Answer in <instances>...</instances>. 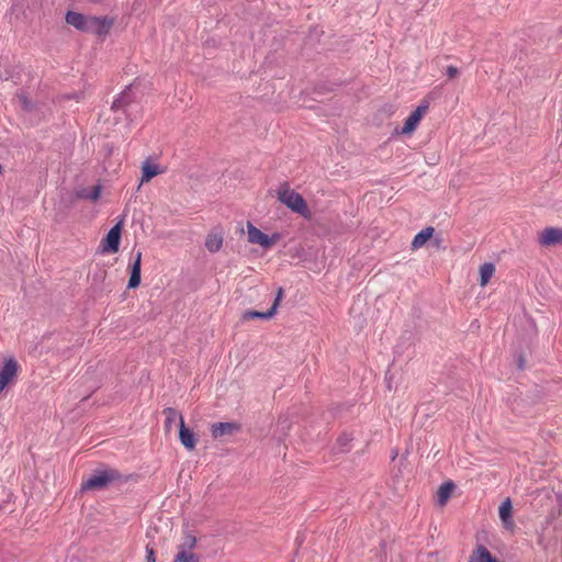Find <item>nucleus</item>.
Returning a JSON list of instances; mask_svg holds the SVG:
<instances>
[{"mask_svg": "<svg viewBox=\"0 0 562 562\" xmlns=\"http://www.w3.org/2000/svg\"><path fill=\"white\" fill-rule=\"evenodd\" d=\"M123 475L115 469H99L89 479L81 483V492L102 491L115 482H122Z\"/></svg>", "mask_w": 562, "mask_h": 562, "instance_id": "nucleus-1", "label": "nucleus"}, {"mask_svg": "<svg viewBox=\"0 0 562 562\" xmlns=\"http://www.w3.org/2000/svg\"><path fill=\"white\" fill-rule=\"evenodd\" d=\"M278 200L285 204L291 211L302 215L305 218L311 216V211L304 198L291 189L289 182H282L277 190Z\"/></svg>", "mask_w": 562, "mask_h": 562, "instance_id": "nucleus-2", "label": "nucleus"}, {"mask_svg": "<svg viewBox=\"0 0 562 562\" xmlns=\"http://www.w3.org/2000/svg\"><path fill=\"white\" fill-rule=\"evenodd\" d=\"M248 229V241L250 244H258L263 248H270L273 246L280 238L279 234H273L272 236H268L262 233L259 228L254 226L250 222L247 223Z\"/></svg>", "mask_w": 562, "mask_h": 562, "instance_id": "nucleus-3", "label": "nucleus"}, {"mask_svg": "<svg viewBox=\"0 0 562 562\" xmlns=\"http://www.w3.org/2000/svg\"><path fill=\"white\" fill-rule=\"evenodd\" d=\"M498 517L503 528L507 532L514 533L516 529V524L514 520L513 503L509 497H506L498 506Z\"/></svg>", "mask_w": 562, "mask_h": 562, "instance_id": "nucleus-4", "label": "nucleus"}, {"mask_svg": "<svg viewBox=\"0 0 562 562\" xmlns=\"http://www.w3.org/2000/svg\"><path fill=\"white\" fill-rule=\"evenodd\" d=\"M114 22L115 19L110 16H90L89 30L87 33H92L99 37H103L109 34Z\"/></svg>", "mask_w": 562, "mask_h": 562, "instance_id": "nucleus-5", "label": "nucleus"}, {"mask_svg": "<svg viewBox=\"0 0 562 562\" xmlns=\"http://www.w3.org/2000/svg\"><path fill=\"white\" fill-rule=\"evenodd\" d=\"M121 223L114 225L101 241V251L115 254L119 251L121 241Z\"/></svg>", "mask_w": 562, "mask_h": 562, "instance_id": "nucleus-6", "label": "nucleus"}, {"mask_svg": "<svg viewBox=\"0 0 562 562\" xmlns=\"http://www.w3.org/2000/svg\"><path fill=\"white\" fill-rule=\"evenodd\" d=\"M538 241L543 247H553L562 245V228L546 227L539 233Z\"/></svg>", "mask_w": 562, "mask_h": 562, "instance_id": "nucleus-7", "label": "nucleus"}, {"mask_svg": "<svg viewBox=\"0 0 562 562\" xmlns=\"http://www.w3.org/2000/svg\"><path fill=\"white\" fill-rule=\"evenodd\" d=\"M241 426L237 422L215 423L211 426V435L214 439L233 436L240 431Z\"/></svg>", "mask_w": 562, "mask_h": 562, "instance_id": "nucleus-8", "label": "nucleus"}, {"mask_svg": "<svg viewBox=\"0 0 562 562\" xmlns=\"http://www.w3.org/2000/svg\"><path fill=\"white\" fill-rule=\"evenodd\" d=\"M429 105L427 102H423L419 104L415 111L411 113V115L406 119L404 126L402 127V134H411L413 133L418 123L420 122L424 114L427 112Z\"/></svg>", "mask_w": 562, "mask_h": 562, "instance_id": "nucleus-9", "label": "nucleus"}, {"mask_svg": "<svg viewBox=\"0 0 562 562\" xmlns=\"http://www.w3.org/2000/svg\"><path fill=\"white\" fill-rule=\"evenodd\" d=\"M282 295H283V289L279 288L278 289V293H277V297H276L272 306L267 312H258V311L249 310V311H246L243 314L241 319L243 321H250V319H254V318H262V319L271 318L277 313V308H278L280 300L282 299Z\"/></svg>", "mask_w": 562, "mask_h": 562, "instance_id": "nucleus-10", "label": "nucleus"}, {"mask_svg": "<svg viewBox=\"0 0 562 562\" xmlns=\"http://www.w3.org/2000/svg\"><path fill=\"white\" fill-rule=\"evenodd\" d=\"M65 21L68 25H71L76 30L87 33V31L89 30L88 26H89L90 15H85L80 12L68 10L65 14Z\"/></svg>", "mask_w": 562, "mask_h": 562, "instance_id": "nucleus-11", "label": "nucleus"}, {"mask_svg": "<svg viewBox=\"0 0 562 562\" xmlns=\"http://www.w3.org/2000/svg\"><path fill=\"white\" fill-rule=\"evenodd\" d=\"M18 371V363L14 359L10 358L4 361L2 369L0 370V393L5 386L12 381Z\"/></svg>", "mask_w": 562, "mask_h": 562, "instance_id": "nucleus-12", "label": "nucleus"}, {"mask_svg": "<svg viewBox=\"0 0 562 562\" xmlns=\"http://www.w3.org/2000/svg\"><path fill=\"white\" fill-rule=\"evenodd\" d=\"M142 280V252L137 251L135 259L130 266V280L127 283L128 289H136Z\"/></svg>", "mask_w": 562, "mask_h": 562, "instance_id": "nucleus-13", "label": "nucleus"}, {"mask_svg": "<svg viewBox=\"0 0 562 562\" xmlns=\"http://www.w3.org/2000/svg\"><path fill=\"white\" fill-rule=\"evenodd\" d=\"M102 187L100 184L89 188H80L69 196V202L74 203L75 200H91L97 201L101 196Z\"/></svg>", "mask_w": 562, "mask_h": 562, "instance_id": "nucleus-14", "label": "nucleus"}, {"mask_svg": "<svg viewBox=\"0 0 562 562\" xmlns=\"http://www.w3.org/2000/svg\"><path fill=\"white\" fill-rule=\"evenodd\" d=\"M134 102L132 86H127L124 91L113 101L111 109L113 111L123 110L127 112V108Z\"/></svg>", "mask_w": 562, "mask_h": 562, "instance_id": "nucleus-15", "label": "nucleus"}, {"mask_svg": "<svg viewBox=\"0 0 562 562\" xmlns=\"http://www.w3.org/2000/svg\"><path fill=\"white\" fill-rule=\"evenodd\" d=\"M179 440L188 450H193L195 448V435L191 429L186 427L184 419H181V425H179Z\"/></svg>", "mask_w": 562, "mask_h": 562, "instance_id": "nucleus-16", "label": "nucleus"}, {"mask_svg": "<svg viewBox=\"0 0 562 562\" xmlns=\"http://www.w3.org/2000/svg\"><path fill=\"white\" fill-rule=\"evenodd\" d=\"M162 413L166 416L165 431L169 434L172 430V425L175 424V422L178 419L179 423L181 424V419H183V416L173 407H166L162 411Z\"/></svg>", "mask_w": 562, "mask_h": 562, "instance_id": "nucleus-17", "label": "nucleus"}, {"mask_svg": "<svg viewBox=\"0 0 562 562\" xmlns=\"http://www.w3.org/2000/svg\"><path fill=\"white\" fill-rule=\"evenodd\" d=\"M435 228L428 226L417 233L412 241V248L418 249L423 247L434 235Z\"/></svg>", "mask_w": 562, "mask_h": 562, "instance_id": "nucleus-18", "label": "nucleus"}, {"mask_svg": "<svg viewBox=\"0 0 562 562\" xmlns=\"http://www.w3.org/2000/svg\"><path fill=\"white\" fill-rule=\"evenodd\" d=\"M456 485L452 481L445 482L437 492V502L440 506L445 505L451 496Z\"/></svg>", "mask_w": 562, "mask_h": 562, "instance_id": "nucleus-19", "label": "nucleus"}, {"mask_svg": "<svg viewBox=\"0 0 562 562\" xmlns=\"http://www.w3.org/2000/svg\"><path fill=\"white\" fill-rule=\"evenodd\" d=\"M469 562H492V554L485 546L479 543L471 554Z\"/></svg>", "mask_w": 562, "mask_h": 562, "instance_id": "nucleus-20", "label": "nucleus"}, {"mask_svg": "<svg viewBox=\"0 0 562 562\" xmlns=\"http://www.w3.org/2000/svg\"><path fill=\"white\" fill-rule=\"evenodd\" d=\"M159 168L157 165L150 164L149 161H145L142 166V179L138 188H140L143 182L150 181L154 177L159 175Z\"/></svg>", "mask_w": 562, "mask_h": 562, "instance_id": "nucleus-21", "label": "nucleus"}, {"mask_svg": "<svg viewBox=\"0 0 562 562\" xmlns=\"http://www.w3.org/2000/svg\"><path fill=\"white\" fill-rule=\"evenodd\" d=\"M223 246V237L221 234L211 233L205 238V248L210 252H217Z\"/></svg>", "mask_w": 562, "mask_h": 562, "instance_id": "nucleus-22", "label": "nucleus"}, {"mask_svg": "<svg viewBox=\"0 0 562 562\" xmlns=\"http://www.w3.org/2000/svg\"><path fill=\"white\" fill-rule=\"evenodd\" d=\"M196 546V537L192 535L190 531H186L181 542L178 544V550L181 551H191Z\"/></svg>", "mask_w": 562, "mask_h": 562, "instance_id": "nucleus-23", "label": "nucleus"}, {"mask_svg": "<svg viewBox=\"0 0 562 562\" xmlns=\"http://www.w3.org/2000/svg\"><path fill=\"white\" fill-rule=\"evenodd\" d=\"M352 441V437L349 434H342L338 437L335 449L338 452H348L351 448L350 442Z\"/></svg>", "mask_w": 562, "mask_h": 562, "instance_id": "nucleus-24", "label": "nucleus"}, {"mask_svg": "<svg viewBox=\"0 0 562 562\" xmlns=\"http://www.w3.org/2000/svg\"><path fill=\"white\" fill-rule=\"evenodd\" d=\"M173 562H200L199 555L191 551L179 550Z\"/></svg>", "mask_w": 562, "mask_h": 562, "instance_id": "nucleus-25", "label": "nucleus"}, {"mask_svg": "<svg viewBox=\"0 0 562 562\" xmlns=\"http://www.w3.org/2000/svg\"><path fill=\"white\" fill-rule=\"evenodd\" d=\"M481 273V285L484 286L488 283L492 278V262H485L480 270Z\"/></svg>", "mask_w": 562, "mask_h": 562, "instance_id": "nucleus-26", "label": "nucleus"}, {"mask_svg": "<svg viewBox=\"0 0 562 562\" xmlns=\"http://www.w3.org/2000/svg\"><path fill=\"white\" fill-rule=\"evenodd\" d=\"M16 98L19 99L21 108L25 112H31L34 109V104L32 101L27 98V95L24 92H20L16 94Z\"/></svg>", "mask_w": 562, "mask_h": 562, "instance_id": "nucleus-27", "label": "nucleus"}, {"mask_svg": "<svg viewBox=\"0 0 562 562\" xmlns=\"http://www.w3.org/2000/svg\"><path fill=\"white\" fill-rule=\"evenodd\" d=\"M146 561L147 562H155L156 561L155 550H154V548H151L149 546H146Z\"/></svg>", "mask_w": 562, "mask_h": 562, "instance_id": "nucleus-28", "label": "nucleus"}, {"mask_svg": "<svg viewBox=\"0 0 562 562\" xmlns=\"http://www.w3.org/2000/svg\"><path fill=\"white\" fill-rule=\"evenodd\" d=\"M459 75V69L454 66L447 67V76L449 79H453Z\"/></svg>", "mask_w": 562, "mask_h": 562, "instance_id": "nucleus-29", "label": "nucleus"}, {"mask_svg": "<svg viewBox=\"0 0 562 562\" xmlns=\"http://www.w3.org/2000/svg\"><path fill=\"white\" fill-rule=\"evenodd\" d=\"M486 535H487V532H486L485 530H483V531L479 532V533L476 535V540H477V541L484 540V539H485V537H486Z\"/></svg>", "mask_w": 562, "mask_h": 562, "instance_id": "nucleus-30", "label": "nucleus"}, {"mask_svg": "<svg viewBox=\"0 0 562 562\" xmlns=\"http://www.w3.org/2000/svg\"><path fill=\"white\" fill-rule=\"evenodd\" d=\"M517 366L520 370H522L525 368V361L521 357L518 358Z\"/></svg>", "mask_w": 562, "mask_h": 562, "instance_id": "nucleus-31", "label": "nucleus"}, {"mask_svg": "<svg viewBox=\"0 0 562 562\" xmlns=\"http://www.w3.org/2000/svg\"><path fill=\"white\" fill-rule=\"evenodd\" d=\"M3 167L0 165V172L2 171Z\"/></svg>", "mask_w": 562, "mask_h": 562, "instance_id": "nucleus-32", "label": "nucleus"}, {"mask_svg": "<svg viewBox=\"0 0 562 562\" xmlns=\"http://www.w3.org/2000/svg\"><path fill=\"white\" fill-rule=\"evenodd\" d=\"M494 562H498V561L494 558Z\"/></svg>", "mask_w": 562, "mask_h": 562, "instance_id": "nucleus-33", "label": "nucleus"}]
</instances>
